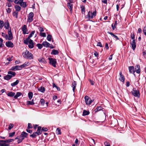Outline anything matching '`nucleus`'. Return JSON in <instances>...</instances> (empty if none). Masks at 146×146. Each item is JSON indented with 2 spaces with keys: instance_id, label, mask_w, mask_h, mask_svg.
Here are the masks:
<instances>
[{
  "instance_id": "f257e3e1",
  "label": "nucleus",
  "mask_w": 146,
  "mask_h": 146,
  "mask_svg": "<svg viewBox=\"0 0 146 146\" xmlns=\"http://www.w3.org/2000/svg\"><path fill=\"white\" fill-rule=\"evenodd\" d=\"M23 57L25 58L30 60L33 59V54L29 51L26 50L25 52L23 53L22 54Z\"/></svg>"
},
{
  "instance_id": "f03ea898",
  "label": "nucleus",
  "mask_w": 146,
  "mask_h": 146,
  "mask_svg": "<svg viewBox=\"0 0 146 146\" xmlns=\"http://www.w3.org/2000/svg\"><path fill=\"white\" fill-rule=\"evenodd\" d=\"M96 10L94 11L93 13L92 12L89 11L88 12V15L86 16V17L87 18H88V19H92L96 16Z\"/></svg>"
},
{
  "instance_id": "7ed1b4c3",
  "label": "nucleus",
  "mask_w": 146,
  "mask_h": 146,
  "mask_svg": "<svg viewBox=\"0 0 146 146\" xmlns=\"http://www.w3.org/2000/svg\"><path fill=\"white\" fill-rule=\"evenodd\" d=\"M132 94L135 97H139L140 93L138 90H136L135 88H133V91H131Z\"/></svg>"
},
{
  "instance_id": "20e7f679",
  "label": "nucleus",
  "mask_w": 146,
  "mask_h": 146,
  "mask_svg": "<svg viewBox=\"0 0 146 146\" xmlns=\"http://www.w3.org/2000/svg\"><path fill=\"white\" fill-rule=\"evenodd\" d=\"M48 60H49V63L53 67H56V60L54 58H48Z\"/></svg>"
},
{
  "instance_id": "39448f33",
  "label": "nucleus",
  "mask_w": 146,
  "mask_h": 146,
  "mask_svg": "<svg viewBox=\"0 0 146 146\" xmlns=\"http://www.w3.org/2000/svg\"><path fill=\"white\" fill-rule=\"evenodd\" d=\"M84 98L85 102L87 105L90 104L92 102V100L88 96H86Z\"/></svg>"
},
{
  "instance_id": "423d86ee",
  "label": "nucleus",
  "mask_w": 146,
  "mask_h": 146,
  "mask_svg": "<svg viewBox=\"0 0 146 146\" xmlns=\"http://www.w3.org/2000/svg\"><path fill=\"white\" fill-rule=\"evenodd\" d=\"M34 16V13L32 12H31L29 14L28 18V21L30 23L33 21V17Z\"/></svg>"
},
{
  "instance_id": "0eeeda50",
  "label": "nucleus",
  "mask_w": 146,
  "mask_h": 146,
  "mask_svg": "<svg viewBox=\"0 0 146 146\" xmlns=\"http://www.w3.org/2000/svg\"><path fill=\"white\" fill-rule=\"evenodd\" d=\"M22 67H21V65L20 66L16 65L15 66H13L10 69V70H12L15 71L18 70H22Z\"/></svg>"
},
{
  "instance_id": "6e6552de",
  "label": "nucleus",
  "mask_w": 146,
  "mask_h": 146,
  "mask_svg": "<svg viewBox=\"0 0 146 146\" xmlns=\"http://www.w3.org/2000/svg\"><path fill=\"white\" fill-rule=\"evenodd\" d=\"M42 133L41 132L38 131H37L33 133L32 134L30 135V137L33 138H34L37 135H39Z\"/></svg>"
},
{
  "instance_id": "1a4fd4ad",
  "label": "nucleus",
  "mask_w": 146,
  "mask_h": 146,
  "mask_svg": "<svg viewBox=\"0 0 146 146\" xmlns=\"http://www.w3.org/2000/svg\"><path fill=\"white\" fill-rule=\"evenodd\" d=\"M5 45L8 47L13 48L14 46L13 44L10 41H8L6 42Z\"/></svg>"
},
{
  "instance_id": "9d476101",
  "label": "nucleus",
  "mask_w": 146,
  "mask_h": 146,
  "mask_svg": "<svg viewBox=\"0 0 146 146\" xmlns=\"http://www.w3.org/2000/svg\"><path fill=\"white\" fill-rule=\"evenodd\" d=\"M8 34L9 36H8L7 39L9 40H11L13 38V34L11 30L8 31Z\"/></svg>"
},
{
  "instance_id": "9b49d317",
  "label": "nucleus",
  "mask_w": 146,
  "mask_h": 146,
  "mask_svg": "<svg viewBox=\"0 0 146 146\" xmlns=\"http://www.w3.org/2000/svg\"><path fill=\"white\" fill-rule=\"evenodd\" d=\"M131 46L133 50H135L136 47V43L135 40H133L130 43Z\"/></svg>"
},
{
  "instance_id": "f8f14e48",
  "label": "nucleus",
  "mask_w": 146,
  "mask_h": 146,
  "mask_svg": "<svg viewBox=\"0 0 146 146\" xmlns=\"http://www.w3.org/2000/svg\"><path fill=\"white\" fill-rule=\"evenodd\" d=\"M28 43H29L28 46L30 48H32L34 47V42L33 40L31 39L30 40Z\"/></svg>"
},
{
  "instance_id": "ddd939ff",
  "label": "nucleus",
  "mask_w": 146,
  "mask_h": 146,
  "mask_svg": "<svg viewBox=\"0 0 146 146\" xmlns=\"http://www.w3.org/2000/svg\"><path fill=\"white\" fill-rule=\"evenodd\" d=\"M22 30L23 31V33L24 34H28L26 32L27 31V27L26 25H24L22 27Z\"/></svg>"
},
{
  "instance_id": "4468645a",
  "label": "nucleus",
  "mask_w": 146,
  "mask_h": 146,
  "mask_svg": "<svg viewBox=\"0 0 146 146\" xmlns=\"http://www.w3.org/2000/svg\"><path fill=\"white\" fill-rule=\"evenodd\" d=\"M6 140H0V145L1 146H8L9 145L6 144Z\"/></svg>"
},
{
  "instance_id": "2eb2a0df",
  "label": "nucleus",
  "mask_w": 146,
  "mask_h": 146,
  "mask_svg": "<svg viewBox=\"0 0 146 146\" xmlns=\"http://www.w3.org/2000/svg\"><path fill=\"white\" fill-rule=\"evenodd\" d=\"M120 76L119 77V80L123 82H124L125 80V78L122 74L121 72L119 73Z\"/></svg>"
},
{
  "instance_id": "dca6fc26",
  "label": "nucleus",
  "mask_w": 146,
  "mask_h": 146,
  "mask_svg": "<svg viewBox=\"0 0 146 146\" xmlns=\"http://www.w3.org/2000/svg\"><path fill=\"white\" fill-rule=\"evenodd\" d=\"M38 61L40 63H42L44 64L47 63V62L46 61L45 59L42 57H40L38 59Z\"/></svg>"
},
{
  "instance_id": "f3484780",
  "label": "nucleus",
  "mask_w": 146,
  "mask_h": 146,
  "mask_svg": "<svg viewBox=\"0 0 146 146\" xmlns=\"http://www.w3.org/2000/svg\"><path fill=\"white\" fill-rule=\"evenodd\" d=\"M4 27L6 29H8L9 26V23L8 22V21H6L5 22L4 24Z\"/></svg>"
},
{
  "instance_id": "a211bd4d",
  "label": "nucleus",
  "mask_w": 146,
  "mask_h": 146,
  "mask_svg": "<svg viewBox=\"0 0 146 146\" xmlns=\"http://www.w3.org/2000/svg\"><path fill=\"white\" fill-rule=\"evenodd\" d=\"M134 67L133 66H130L129 67V72L131 73L134 74L135 71L134 70Z\"/></svg>"
},
{
  "instance_id": "6ab92c4d",
  "label": "nucleus",
  "mask_w": 146,
  "mask_h": 146,
  "mask_svg": "<svg viewBox=\"0 0 146 146\" xmlns=\"http://www.w3.org/2000/svg\"><path fill=\"white\" fill-rule=\"evenodd\" d=\"M110 35H111V36L113 37V38L115 40H119V38L117 36L111 32H110Z\"/></svg>"
},
{
  "instance_id": "aec40b11",
  "label": "nucleus",
  "mask_w": 146,
  "mask_h": 146,
  "mask_svg": "<svg viewBox=\"0 0 146 146\" xmlns=\"http://www.w3.org/2000/svg\"><path fill=\"white\" fill-rule=\"evenodd\" d=\"M42 45L46 47H49V46L50 45V44L46 41H43L42 42Z\"/></svg>"
},
{
  "instance_id": "412c9836",
  "label": "nucleus",
  "mask_w": 146,
  "mask_h": 146,
  "mask_svg": "<svg viewBox=\"0 0 146 146\" xmlns=\"http://www.w3.org/2000/svg\"><path fill=\"white\" fill-rule=\"evenodd\" d=\"M28 133H27L23 131L20 137L21 138H24V139L25 137H26L28 135Z\"/></svg>"
},
{
  "instance_id": "4be33fe9",
  "label": "nucleus",
  "mask_w": 146,
  "mask_h": 146,
  "mask_svg": "<svg viewBox=\"0 0 146 146\" xmlns=\"http://www.w3.org/2000/svg\"><path fill=\"white\" fill-rule=\"evenodd\" d=\"M20 5L22 7L24 8H25L27 6L26 3L23 1L22 2H21Z\"/></svg>"
},
{
  "instance_id": "5701e85b",
  "label": "nucleus",
  "mask_w": 146,
  "mask_h": 146,
  "mask_svg": "<svg viewBox=\"0 0 146 146\" xmlns=\"http://www.w3.org/2000/svg\"><path fill=\"white\" fill-rule=\"evenodd\" d=\"M31 38V37L29 36L27 38L24 40V43L26 44H28L29 40H30V38Z\"/></svg>"
},
{
  "instance_id": "b1692460",
  "label": "nucleus",
  "mask_w": 146,
  "mask_h": 146,
  "mask_svg": "<svg viewBox=\"0 0 146 146\" xmlns=\"http://www.w3.org/2000/svg\"><path fill=\"white\" fill-rule=\"evenodd\" d=\"M76 82L75 81H74L72 83V87L73 88V90L74 92L75 89L76 87Z\"/></svg>"
},
{
  "instance_id": "393cba45",
  "label": "nucleus",
  "mask_w": 146,
  "mask_h": 146,
  "mask_svg": "<svg viewBox=\"0 0 146 146\" xmlns=\"http://www.w3.org/2000/svg\"><path fill=\"white\" fill-rule=\"evenodd\" d=\"M58 53V50L55 49L52 50V52H51V54L56 55Z\"/></svg>"
},
{
  "instance_id": "a878e982",
  "label": "nucleus",
  "mask_w": 146,
  "mask_h": 146,
  "mask_svg": "<svg viewBox=\"0 0 146 146\" xmlns=\"http://www.w3.org/2000/svg\"><path fill=\"white\" fill-rule=\"evenodd\" d=\"M19 82V81L18 80H16V81L13 83H12L11 84V86L12 87H14L15 86L17 85L18 84Z\"/></svg>"
},
{
  "instance_id": "bb28decb",
  "label": "nucleus",
  "mask_w": 146,
  "mask_h": 146,
  "mask_svg": "<svg viewBox=\"0 0 146 146\" xmlns=\"http://www.w3.org/2000/svg\"><path fill=\"white\" fill-rule=\"evenodd\" d=\"M22 95V94L21 92H17V93L16 95L14 96V98L15 99H17L18 97Z\"/></svg>"
},
{
  "instance_id": "cd10ccee",
  "label": "nucleus",
  "mask_w": 146,
  "mask_h": 146,
  "mask_svg": "<svg viewBox=\"0 0 146 146\" xmlns=\"http://www.w3.org/2000/svg\"><path fill=\"white\" fill-rule=\"evenodd\" d=\"M67 5L70 11H72V9L73 5L70 3H68Z\"/></svg>"
},
{
  "instance_id": "c85d7f7f",
  "label": "nucleus",
  "mask_w": 146,
  "mask_h": 146,
  "mask_svg": "<svg viewBox=\"0 0 146 146\" xmlns=\"http://www.w3.org/2000/svg\"><path fill=\"white\" fill-rule=\"evenodd\" d=\"M29 64V62H25L23 64L21 65V67H22V69L23 68H24L27 66H28Z\"/></svg>"
},
{
  "instance_id": "c756f323",
  "label": "nucleus",
  "mask_w": 146,
  "mask_h": 146,
  "mask_svg": "<svg viewBox=\"0 0 146 146\" xmlns=\"http://www.w3.org/2000/svg\"><path fill=\"white\" fill-rule=\"evenodd\" d=\"M15 9L16 11L18 12L21 9V7L18 5H16L15 7Z\"/></svg>"
},
{
  "instance_id": "7c9ffc66",
  "label": "nucleus",
  "mask_w": 146,
  "mask_h": 146,
  "mask_svg": "<svg viewBox=\"0 0 146 146\" xmlns=\"http://www.w3.org/2000/svg\"><path fill=\"white\" fill-rule=\"evenodd\" d=\"M102 107L100 106L97 107L94 110V111L96 113L97 111L102 110Z\"/></svg>"
},
{
  "instance_id": "2f4dec72",
  "label": "nucleus",
  "mask_w": 146,
  "mask_h": 146,
  "mask_svg": "<svg viewBox=\"0 0 146 146\" xmlns=\"http://www.w3.org/2000/svg\"><path fill=\"white\" fill-rule=\"evenodd\" d=\"M89 114V111H86L85 110H84L82 115L83 116H85L87 115H88Z\"/></svg>"
},
{
  "instance_id": "473e14b6",
  "label": "nucleus",
  "mask_w": 146,
  "mask_h": 146,
  "mask_svg": "<svg viewBox=\"0 0 146 146\" xmlns=\"http://www.w3.org/2000/svg\"><path fill=\"white\" fill-rule=\"evenodd\" d=\"M15 93L10 92L7 94V95L9 96L13 97L15 96Z\"/></svg>"
},
{
  "instance_id": "72a5a7b5",
  "label": "nucleus",
  "mask_w": 146,
  "mask_h": 146,
  "mask_svg": "<svg viewBox=\"0 0 146 146\" xmlns=\"http://www.w3.org/2000/svg\"><path fill=\"white\" fill-rule=\"evenodd\" d=\"M39 91L42 92H44L45 91V88L43 87H41L38 89Z\"/></svg>"
},
{
  "instance_id": "f704fd0d",
  "label": "nucleus",
  "mask_w": 146,
  "mask_h": 146,
  "mask_svg": "<svg viewBox=\"0 0 146 146\" xmlns=\"http://www.w3.org/2000/svg\"><path fill=\"white\" fill-rule=\"evenodd\" d=\"M8 74H10L11 75L13 76H14L16 74V73L15 72H12L11 71H9L8 72Z\"/></svg>"
},
{
  "instance_id": "c9c22d12",
  "label": "nucleus",
  "mask_w": 146,
  "mask_h": 146,
  "mask_svg": "<svg viewBox=\"0 0 146 146\" xmlns=\"http://www.w3.org/2000/svg\"><path fill=\"white\" fill-rule=\"evenodd\" d=\"M27 105H33L35 104L33 100H32V101H27Z\"/></svg>"
},
{
  "instance_id": "e433bc0d",
  "label": "nucleus",
  "mask_w": 146,
  "mask_h": 146,
  "mask_svg": "<svg viewBox=\"0 0 146 146\" xmlns=\"http://www.w3.org/2000/svg\"><path fill=\"white\" fill-rule=\"evenodd\" d=\"M4 79L7 80H9L11 79L9 75L8 74L4 77Z\"/></svg>"
},
{
  "instance_id": "4c0bfd02",
  "label": "nucleus",
  "mask_w": 146,
  "mask_h": 146,
  "mask_svg": "<svg viewBox=\"0 0 146 146\" xmlns=\"http://www.w3.org/2000/svg\"><path fill=\"white\" fill-rule=\"evenodd\" d=\"M33 96V93L32 92H30L29 93H28V97H29V98L31 99Z\"/></svg>"
},
{
  "instance_id": "58836bf2",
  "label": "nucleus",
  "mask_w": 146,
  "mask_h": 146,
  "mask_svg": "<svg viewBox=\"0 0 146 146\" xmlns=\"http://www.w3.org/2000/svg\"><path fill=\"white\" fill-rule=\"evenodd\" d=\"M56 133L57 134H61V132L60 129L58 128H57L56 129Z\"/></svg>"
},
{
  "instance_id": "ea45409f",
  "label": "nucleus",
  "mask_w": 146,
  "mask_h": 146,
  "mask_svg": "<svg viewBox=\"0 0 146 146\" xmlns=\"http://www.w3.org/2000/svg\"><path fill=\"white\" fill-rule=\"evenodd\" d=\"M52 36L51 35H48L47 37V39L48 41H50L51 40Z\"/></svg>"
},
{
  "instance_id": "a19ab883",
  "label": "nucleus",
  "mask_w": 146,
  "mask_h": 146,
  "mask_svg": "<svg viewBox=\"0 0 146 146\" xmlns=\"http://www.w3.org/2000/svg\"><path fill=\"white\" fill-rule=\"evenodd\" d=\"M4 26L3 21L0 20V28L2 29Z\"/></svg>"
},
{
  "instance_id": "79ce46f5",
  "label": "nucleus",
  "mask_w": 146,
  "mask_h": 146,
  "mask_svg": "<svg viewBox=\"0 0 146 146\" xmlns=\"http://www.w3.org/2000/svg\"><path fill=\"white\" fill-rule=\"evenodd\" d=\"M42 44H40L38 43L36 45V46H37L39 49H41L42 47Z\"/></svg>"
},
{
  "instance_id": "37998d69",
  "label": "nucleus",
  "mask_w": 146,
  "mask_h": 146,
  "mask_svg": "<svg viewBox=\"0 0 146 146\" xmlns=\"http://www.w3.org/2000/svg\"><path fill=\"white\" fill-rule=\"evenodd\" d=\"M2 36L3 37H5L6 39H7V38L8 37V35L4 33H2Z\"/></svg>"
},
{
  "instance_id": "c03bdc74",
  "label": "nucleus",
  "mask_w": 146,
  "mask_h": 146,
  "mask_svg": "<svg viewBox=\"0 0 146 146\" xmlns=\"http://www.w3.org/2000/svg\"><path fill=\"white\" fill-rule=\"evenodd\" d=\"M131 38L133 40H135V36L134 33H131L130 36Z\"/></svg>"
},
{
  "instance_id": "a18cd8bd",
  "label": "nucleus",
  "mask_w": 146,
  "mask_h": 146,
  "mask_svg": "<svg viewBox=\"0 0 146 146\" xmlns=\"http://www.w3.org/2000/svg\"><path fill=\"white\" fill-rule=\"evenodd\" d=\"M13 126H14V125L13 124H12L11 123L9 125V127H8V129L9 130L11 129L13 127Z\"/></svg>"
},
{
  "instance_id": "49530a36",
  "label": "nucleus",
  "mask_w": 146,
  "mask_h": 146,
  "mask_svg": "<svg viewBox=\"0 0 146 146\" xmlns=\"http://www.w3.org/2000/svg\"><path fill=\"white\" fill-rule=\"evenodd\" d=\"M40 36L43 37H45L46 36V33H40Z\"/></svg>"
},
{
  "instance_id": "de8ad7c7",
  "label": "nucleus",
  "mask_w": 146,
  "mask_h": 146,
  "mask_svg": "<svg viewBox=\"0 0 146 146\" xmlns=\"http://www.w3.org/2000/svg\"><path fill=\"white\" fill-rule=\"evenodd\" d=\"M15 134V132H13L11 133H10L9 134V137H12Z\"/></svg>"
},
{
  "instance_id": "09e8293b",
  "label": "nucleus",
  "mask_w": 146,
  "mask_h": 146,
  "mask_svg": "<svg viewBox=\"0 0 146 146\" xmlns=\"http://www.w3.org/2000/svg\"><path fill=\"white\" fill-rule=\"evenodd\" d=\"M40 103L42 105H44L45 103V100L44 99H41L40 100Z\"/></svg>"
},
{
  "instance_id": "8fccbe9b",
  "label": "nucleus",
  "mask_w": 146,
  "mask_h": 146,
  "mask_svg": "<svg viewBox=\"0 0 146 146\" xmlns=\"http://www.w3.org/2000/svg\"><path fill=\"white\" fill-rule=\"evenodd\" d=\"M7 143H9L11 142H12L14 141V139H9L7 140H6Z\"/></svg>"
},
{
  "instance_id": "3c124183",
  "label": "nucleus",
  "mask_w": 146,
  "mask_h": 146,
  "mask_svg": "<svg viewBox=\"0 0 146 146\" xmlns=\"http://www.w3.org/2000/svg\"><path fill=\"white\" fill-rule=\"evenodd\" d=\"M116 25L114 24H112L111 25V27L113 30H114L116 27Z\"/></svg>"
},
{
  "instance_id": "603ef678",
  "label": "nucleus",
  "mask_w": 146,
  "mask_h": 146,
  "mask_svg": "<svg viewBox=\"0 0 146 146\" xmlns=\"http://www.w3.org/2000/svg\"><path fill=\"white\" fill-rule=\"evenodd\" d=\"M35 32V31H32L31 33L29 34V36L31 37L33 36V35L34 34Z\"/></svg>"
},
{
  "instance_id": "864d4df0",
  "label": "nucleus",
  "mask_w": 146,
  "mask_h": 146,
  "mask_svg": "<svg viewBox=\"0 0 146 146\" xmlns=\"http://www.w3.org/2000/svg\"><path fill=\"white\" fill-rule=\"evenodd\" d=\"M24 139V138H21V139H19L18 140V143H19L21 142H22V141Z\"/></svg>"
},
{
  "instance_id": "5fc2aeb1",
  "label": "nucleus",
  "mask_w": 146,
  "mask_h": 146,
  "mask_svg": "<svg viewBox=\"0 0 146 146\" xmlns=\"http://www.w3.org/2000/svg\"><path fill=\"white\" fill-rule=\"evenodd\" d=\"M14 3L17 4H19L21 3V1L19 0H15L14 1Z\"/></svg>"
},
{
  "instance_id": "6e6d98bb",
  "label": "nucleus",
  "mask_w": 146,
  "mask_h": 146,
  "mask_svg": "<svg viewBox=\"0 0 146 146\" xmlns=\"http://www.w3.org/2000/svg\"><path fill=\"white\" fill-rule=\"evenodd\" d=\"M42 131H46L48 130V129L47 128L43 127L41 129Z\"/></svg>"
},
{
  "instance_id": "4d7b16f0",
  "label": "nucleus",
  "mask_w": 146,
  "mask_h": 146,
  "mask_svg": "<svg viewBox=\"0 0 146 146\" xmlns=\"http://www.w3.org/2000/svg\"><path fill=\"white\" fill-rule=\"evenodd\" d=\"M32 128L31 125L30 123H28V125L27 128L28 129H29Z\"/></svg>"
},
{
  "instance_id": "13d9d810",
  "label": "nucleus",
  "mask_w": 146,
  "mask_h": 146,
  "mask_svg": "<svg viewBox=\"0 0 146 146\" xmlns=\"http://www.w3.org/2000/svg\"><path fill=\"white\" fill-rule=\"evenodd\" d=\"M13 15L14 16H16V18H17L18 17V12H14L13 13Z\"/></svg>"
},
{
  "instance_id": "bf43d9fd",
  "label": "nucleus",
  "mask_w": 146,
  "mask_h": 146,
  "mask_svg": "<svg viewBox=\"0 0 146 146\" xmlns=\"http://www.w3.org/2000/svg\"><path fill=\"white\" fill-rule=\"evenodd\" d=\"M89 81L90 83L91 84V85H94V82L92 80H89Z\"/></svg>"
},
{
  "instance_id": "052dcab7",
  "label": "nucleus",
  "mask_w": 146,
  "mask_h": 146,
  "mask_svg": "<svg viewBox=\"0 0 146 146\" xmlns=\"http://www.w3.org/2000/svg\"><path fill=\"white\" fill-rule=\"evenodd\" d=\"M94 55L96 57H98V53L96 51H95L94 52Z\"/></svg>"
},
{
  "instance_id": "680f3d73",
  "label": "nucleus",
  "mask_w": 146,
  "mask_h": 146,
  "mask_svg": "<svg viewBox=\"0 0 146 146\" xmlns=\"http://www.w3.org/2000/svg\"><path fill=\"white\" fill-rule=\"evenodd\" d=\"M143 31L144 34L146 35V27H144Z\"/></svg>"
},
{
  "instance_id": "e2e57ef3",
  "label": "nucleus",
  "mask_w": 146,
  "mask_h": 146,
  "mask_svg": "<svg viewBox=\"0 0 146 146\" xmlns=\"http://www.w3.org/2000/svg\"><path fill=\"white\" fill-rule=\"evenodd\" d=\"M98 46H100V47H102V45L100 42H98L97 45Z\"/></svg>"
},
{
  "instance_id": "0e129e2a",
  "label": "nucleus",
  "mask_w": 146,
  "mask_h": 146,
  "mask_svg": "<svg viewBox=\"0 0 146 146\" xmlns=\"http://www.w3.org/2000/svg\"><path fill=\"white\" fill-rule=\"evenodd\" d=\"M81 9L82 12H85V8L84 7H81Z\"/></svg>"
},
{
  "instance_id": "69168bd1",
  "label": "nucleus",
  "mask_w": 146,
  "mask_h": 146,
  "mask_svg": "<svg viewBox=\"0 0 146 146\" xmlns=\"http://www.w3.org/2000/svg\"><path fill=\"white\" fill-rule=\"evenodd\" d=\"M39 31L40 32H43L44 31V30L43 28H42L41 27H39Z\"/></svg>"
},
{
  "instance_id": "338daca9",
  "label": "nucleus",
  "mask_w": 146,
  "mask_h": 146,
  "mask_svg": "<svg viewBox=\"0 0 146 146\" xmlns=\"http://www.w3.org/2000/svg\"><path fill=\"white\" fill-rule=\"evenodd\" d=\"M135 71L138 74H139V73H140V69H137L136 70H135Z\"/></svg>"
},
{
  "instance_id": "774afa93",
  "label": "nucleus",
  "mask_w": 146,
  "mask_h": 146,
  "mask_svg": "<svg viewBox=\"0 0 146 146\" xmlns=\"http://www.w3.org/2000/svg\"><path fill=\"white\" fill-rule=\"evenodd\" d=\"M104 144L105 145V146H110V144H109V143L107 141L104 142Z\"/></svg>"
}]
</instances>
